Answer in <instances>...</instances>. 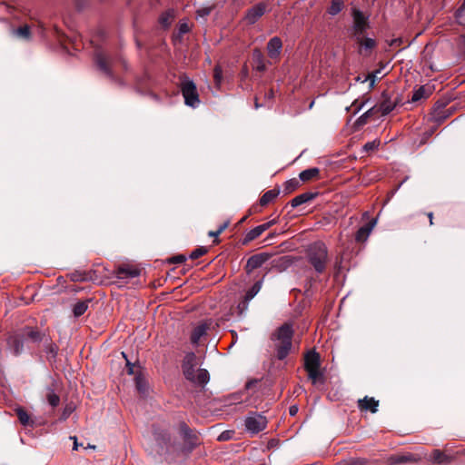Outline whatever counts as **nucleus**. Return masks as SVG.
<instances>
[{
    "label": "nucleus",
    "instance_id": "1",
    "mask_svg": "<svg viewBox=\"0 0 465 465\" xmlns=\"http://www.w3.org/2000/svg\"><path fill=\"white\" fill-rule=\"evenodd\" d=\"M293 334L292 324L290 322L283 323L272 334L271 340L278 360H284L291 352Z\"/></svg>",
    "mask_w": 465,
    "mask_h": 465
},
{
    "label": "nucleus",
    "instance_id": "2",
    "mask_svg": "<svg viewBox=\"0 0 465 465\" xmlns=\"http://www.w3.org/2000/svg\"><path fill=\"white\" fill-rule=\"evenodd\" d=\"M196 360L197 357L194 352L186 353L182 364L183 373L185 379L194 385L204 387L210 381V375L205 369L195 370L197 366Z\"/></svg>",
    "mask_w": 465,
    "mask_h": 465
},
{
    "label": "nucleus",
    "instance_id": "3",
    "mask_svg": "<svg viewBox=\"0 0 465 465\" xmlns=\"http://www.w3.org/2000/svg\"><path fill=\"white\" fill-rule=\"evenodd\" d=\"M306 258L318 274L325 272L329 258L328 248L322 242H314L308 246Z\"/></svg>",
    "mask_w": 465,
    "mask_h": 465
},
{
    "label": "nucleus",
    "instance_id": "4",
    "mask_svg": "<svg viewBox=\"0 0 465 465\" xmlns=\"http://www.w3.org/2000/svg\"><path fill=\"white\" fill-rule=\"evenodd\" d=\"M352 25L350 29L351 35L354 40H360L363 36L367 29L370 27L369 16L364 15L358 8L351 9Z\"/></svg>",
    "mask_w": 465,
    "mask_h": 465
},
{
    "label": "nucleus",
    "instance_id": "5",
    "mask_svg": "<svg viewBox=\"0 0 465 465\" xmlns=\"http://www.w3.org/2000/svg\"><path fill=\"white\" fill-rule=\"evenodd\" d=\"M181 92L187 106L196 108L200 104L199 94L195 84L190 80H184L181 84Z\"/></svg>",
    "mask_w": 465,
    "mask_h": 465
},
{
    "label": "nucleus",
    "instance_id": "6",
    "mask_svg": "<svg viewBox=\"0 0 465 465\" xmlns=\"http://www.w3.org/2000/svg\"><path fill=\"white\" fill-rule=\"evenodd\" d=\"M245 430L251 434H257L263 430L267 425V419L258 412H250L244 420Z\"/></svg>",
    "mask_w": 465,
    "mask_h": 465
},
{
    "label": "nucleus",
    "instance_id": "7",
    "mask_svg": "<svg viewBox=\"0 0 465 465\" xmlns=\"http://www.w3.org/2000/svg\"><path fill=\"white\" fill-rule=\"evenodd\" d=\"M180 435L183 440V450L187 453L192 452L200 444L199 436L185 422L180 424Z\"/></svg>",
    "mask_w": 465,
    "mask_h": 465
},
{
    "label": "nucleus",
    "instance_id": "8",
    "mask_svg": "<svg viewBox=\"0 0 465 465\" xmlns=\"http://www.w3.org/2000/svg\"><path fill=\"white\" fill-rule=\"evenodd\" d=\"M153 440L155 442V452L163 455L167 452L171 446V436L165 430L154 429Z\"/></svg>",
    "mask_w": 465,
    "mask_h": 465
},
{
    "label": "nucleus",
    "instance_id": "9",
    "mask_svg": "<svg viewBox=\"0 0 465 465\" xmlns=\"http://www.w3.org/2000/svg\"><path fill=\"white\" fill-rule=\"evenodd\" d=\"M398 99L392 98V94L387 91L381 93V101L375 107L381 113L382 115L389 114L398 104Z\"/></svg>",
    "mask_w": 465,
    "mask_h": 465
},
{
    "label": "nucleus",
    "instance_id": "10",
    "mask_svg": "<svg viewBox=\"0 0 465 465\" xmlns=\"http://www.w3.org/2000/svg\"><path fill=\"white\" fill-rule=\"evenodd\" d=\"M452 111L450 108H446V104L443 102H437L434 104L430 120L437 125L441 124L450 115Z\"/></svg>",
    "mask_w": 465,
    "mask_h": 465
},
{
    "label": "nucleus",
    "instance_id": "11",
    "mask_svg": "<svg viewBox=\"0 0 465 465\" xmlns=\"http://www.w3.org/2000/svg\"><path fill=\"white\" fill-rule=\"evenodd\" d=\"M266 4L261 2L246 11L244 19L248 25H254L266 12Z\"/></svg>",
    "mask_w": 465,
    "mask_h": 465
},
{
    "label": "nucleus",
    "instance_id": "12",
    "mask_svg": "<svg viewBox=\"0 0 465 465\" xmlns=\"http://www.w3.org/2000/svg\"><path fill=\"white\" fill-rule=\"evenodd\" d=\"M270 258L271 254L268 252H261L251 256L247 260L245 266L247 272L262 267Z\"/></svg>",
    "mask_w": 465,
    "mask_h": 465
},
{
    "label": "nucleus",
    "instance_id": "13",
    "mask_svg": "<svg viewBox=\"0 0 465 465\" xmlns=\"http://www.w3.org/2000/svg\"><path fill=\"white\" fill-rule=\"evenodd\" d=\"M94 61L99 68L106 76L114 78L113 72L109 66L110 59L107 55L102 52H96L94 54Z\"/></svg>",
    "mask_w": 465,
    "mask_h": 465
},
{
    "label": "nucleus",
    "instance_id": "14",
    "mask_svg": "<svg viewBox=\"0 0 465 465\" xmlns=\"http://www.w3.org/2000/svg\"><path fill=\"white\" fill-rule=\"evenodd\" d=\"M267 53L272 59L278 58L282 49V42L280 37L273 36L267 43Z\"/></svg>",
    "mask_w": 465,
    "mask_h": 465
},
{
    "label": "nucleus",
    "instance_id": "15",
    "mask_svg": "<svg viewBox=\"0 0 465 465\" xmlns=\"http://www.w3.org/2000/svg\"><path fill=\"white\" fill-rule=\"evenodd\" d=\"M15 411L22 426H24L25 428H35L36 426V422L35 421V420L23 407L15 408Z\"/></svg>",
    "mask_w": 465,
    "mask_h": 465
},
{
    "label": "nucleus",
    "instance_id": "16",
    "mask_svg": "<svg viewBox=\"0 0 465 465\" xmlns=\"http://www.w3.org/2000/svg\"><path fill=\"white\" fill-rule=\"evenodd\" d=\"M321 366L320 355L315 351H312L306 353L304 357V369L305 371H311L319 369Z\"/></svg>",
    "mask_w": 465,
    "mask_h": 465
},
{
    "label": "nucleus",
    "instance_id": "17",
    "mask_svg": "<svg viewBox=\"0 0 465 465\" xmlns=\"http://www.w3.org/2000/svg\"><path fill=\"white\" fill-rule=\"evenodd\" d=\"M10 35L25 41L31 40V27L28 25H21L17 28L10 26Z\"/></svg>",
    "mask_w": 465,
    "mask_h": 465
},
{
    "label": "nucleus",
    "instance_id": "18",
    "mask_svg": "<svg viewBox=\"0 0 465 465\" xmlns=\"http://www.w3.org/2000/svg\"><path fill=\"white\" fill-rule=\"evenodd\" d=\"M7 345L9 350L17 355L23 351L24 339L20 335H12L7 339Z\"/></svg>",
    "mask_w": 465,
    "mask_h": 465
},
{
    "label": "nucleus",
    "instance_id": "19",
    "mask_svg": "<svg viewBox=\"0 0 465 465\" xmlns=\"http://www.w3.org/2000/svg\"><path fill=\"white\" fill-rule=\"evenodd\" d=\"M453 457L445 454L443 451L435 449L430 455V460L438 465H448L453 460Z\"/></svg>",
    "mask_w": 465,
    "mask_h": 465
},
{
    "label": "nucleus",
    "instance_id": "20",
    "mask_svg": "<svg viewBox=\"0 0 465 465\" xmlns=\"http://www.w3.org/2000/svg\"><path fill=\"white\" fill-rule=\"evenodd\" d=\"M379 401L374 398L364 397L358 401V407L361 411H370L371 413H375L378 411Z\"/></svg>",
    "mask_w": 465,
    "mask_h": 465
},
{
    "label": "nucleus",
    "instance_id": "21",
    "mask_svg": "<svg viewBox=\"0 0 465 465\" xmlns=\"http://www.w3.org/2000/svg\"><path fill=\"white\" fill-rule=\"evenodd\" d=\"M209 327L206 323H200L192 331L191 342L194 346L199 345V341L202 337L205 336Z\"/></svg>",
    "mask_w": 465,
    "mask_h": 465
},
{
    "label": "nucleus",
    "instance_id": "22",
    "mask_svg": "<svg viewBox=\"0 0 465 465\" xmlns=\"http://www.w3.org/2000/svg\"><path fill=\"white\" fill-rule=\"evenodd\" d=\"M375 223L376 221L372 220L370 223L359 228L355 234V240L357 242H365L368 239L370 233L371 232Z\"/></svg>",
    "mask_w": 465,
    "mask_h": 465
},
{
    "label": "nucleus",
    "instance_id": "23",
    "mask_svg": "<svg viewBox=\"0 0 465 465\" xmlns=\"http://www.w3.org/2000/svg\"><path fill=\"white\" fill-rule=\"evenodd\" d=\"M318 195L317 193H303L302 194L297 195L291 201V205L292 208H296L305 203H308L313 200Z\"/></svg>",
    "mask_w": 465,
    "mask_h": 465
},
{
    "label": "nucleus",
    "instance_id": "24",
    "mask_svg": "<svg viewBox=\"0 0 465 465\" xmlns=\"http://www.w3.org/2000/svg\"><path fill=\"white\" fill-rule=\"evenodd\" d=\"M432 91L430 86L421 85L418 89L413 91L411 96V102L416 103L420 101L421 99H426L431 94Z\"/></svg>",
    "mask_w": 465,
    "mask_h": 465
},
{
    "label": "nucleus",
    "instance_id": "25",
    "mask_svg": "<svg viewBox=\"0 0 465 465\" xmlns=\"http://www.w3.org/2000/svg\"><path fill=\"white\" fill-rule=\"evenodd\" d=\"M264 232H265V227L262 226V224H260V225L254 227L253 229H252L246 232V234L242 240V244L243 245L248 244L250 242L255 240L260 235H262Z\"/></svg>",
    "mask_w": 465,
    "mask_h": 465
},
{
    "label": "nucleus",
    "instance_id": "26",
    "mask_svg": "<svg viewBox=\"0 0 465 465\" xmlns=\"http://www.w3.org/2000/svg\"><path fill=\"white\" fill-rule=\"evenodd\" d=\"M356 43L360 45V52H370L377 45L375 39L371 37H360V40H355Z\"/></svg>",
    "mask_w": 465,
    "mask_h": 465
},
{
    "label": "nucleus",
    "instance_id": "27",
    "mask_svg": "<svg viewBox=\"0 0 465 465\" xmlns=\"http://www.w3.org/2000/svg\"><path fill=\"white\" fill-rule=\"evenodd\" d=\"M46 393L45 398L48 401V403L53 407L55 408L60 403V397L55 393V389L54 387V383L47 386L45 388Z\"/></svg>",
    "mask_w": 465,
    "mask_h": 465
},
{
    "label": "nucleus",
    "instance_id": "28",
    "mask_svg": "<svg viewBox=\"0 0 465 465\" xmlns=\"http://www.w3.org/2000/svg\"><path fill=\"white\" fill-rule=\"evenodd\" d=\"M92 299H86L84 301L77 302L73 307V314L75 318H79L84 315L89 308V303Z\"/></svg>",
    "mask_w": 465,
    "mask_h": 465
},
{
    "label": "nucleus",
    "instance_id": "29",
    "mask_svg": "<svg viewBox=\"0 0 465 465\" xmlns=\"http://www.w3.org/2000/svg\"><path fill=\"white\" fill-rule=\"evenodd\" d=\"M140 275V271L136 268L120 267L117 270V277L119 279L135 278Z\"/></svg>",
    "mask_w": 465,
    "mask_h": 465
},
{
    "label": "nucleus",
    "instance_id": "30",
    "mask_svg": "<svg viewBox=\"0 0 465 465\" xmlns=\"http://www.w3.org/2000/svg\"><path fill=\"white\" fill-rule=\"evenodd\" d=\"M307 372H308V378L311 380V381L313 385L324 384L325 378H324L322 371H321L320 368L307 371Z\"/></svg>",
    "mask_w": 465,
    "mask_h": 465
},
{
    "label": "nucleus",
    "instance_id": "31",
    "mask_svg": "<svg viewBox=\"0 0 465 465\" xmlns=\"http://www.w3.org/2000/svg\"><path fill=\"white\" fill-rule=\"evenodd\" d=\"M344 6V0H331L327 8V13L331 16H335L343 10Z\"/></svg>",
    "mask_w": 465,
    "mask_h": 465
},
{
    "label": "nucleus",
    "instance_id": "32",
    "mask_svg": "<svg viewBox=\"0 0 465 465\" xmlns=\"http://www.w3.org/2000/svg\"><path fill=\"white\" fill-rule=\"evenodd\" d=\"M279 193H280V190H278V189H272V190L265 192L260 198V204L262 206H265V205L269 204L279 195Z\"/></svg>",
    "mask_w": 465,
    "mask_h": 465
},
{
    "label": "nucleus",
    "instance_id": "33",
    "mask_svg": "<svg viewBox=\"0 0 465 465\" xmlns=\"http://www.w3.org/2000/svg\"><path fill=\"white\" fill-rule=\"evenodd\" d=\"M320 170L317 167L309 168L300 173L299 178L302 182H308L319 175Z\"/></svg>",
    "mask_w": 465,
    "mask_h": 465
},
{
    "label": "nucleus",
    "instance_id": "34",
    "mask_svg": "<svg viewBox=\"0 0 465 465\" xmlns=\"http://www.w3.org/2000/svg\"><path fill=\"white\" fill-rule=\"evenodd\" d=\"M253 58L256 63V69L260 72H263L266 69V65L264 63V57L263 54L260 50H254L253 52Z\"/></svg>",
    "mask_w": 465,
    "mask_h": 465
},
{
    "label": "nucleus",
    "instance_id": "35",
    "mask_svg": "<svg viewBox=\"0 0 465 465\" xmlns=\"http://www.w3.org/2000/svg\"><path fill=\"white\" fill-rule=\"evenodd\" d=\"M134 381L137 391L140 393L144 394L147 391V382L141 373H137L134 377Z\"/></svg>",
    "mask_w": 465,
    "mask_h": 465
},
{
    "label": "nucleus",
    "instance_id": "36",
    "mask_svg": "<svg viewBox=\"0 0 465 465\" xmlns=\"http://www.w3.org/2000/svg\"><path fill=\"white\" fill-rule=\"evenodd\" d=\"M336 465H370L368 460L364 458H356V459H349L344 460L338 462Z\"/></svg>",
    "mask_w": 465,
    "mask_h": 465
},
{
    "label": "nucleus",
    "instance_id": "37",
    "mask_svg": "<svg viewBox=\"0 0 465 465\" xmlns=\"http://www.w3.org/2000/svg\"><path fill=\"white\" fill-rule=\"evenodd\" d=\"M454 17L460 25H465V0L462 1L460 6L455 11Z\"/></svg>",
    "mask_w": 465,
    "mask_h": 465
},
{
    "label": "nucleus",
    "instance_id": "38",
    "mask_svg": "<svg viewBox=\"0 0 465 465\" xmlns=\"http://www.w3.org/2000/svg\"><path fill=\"white\" fill-rule=\"evenodd\" d=\"M375 109V106L371 107L368 111H366L364 114H362L355 122V124L358 126H361L367 124L368 119L371 116L373 110Z\"/></svg>",
    "mask_w": 465,
    "mask_h": 465
},
{
    "label": "nucleus",
    "instance_id": "39",
    "mask_svg": "<svg viewBox=\"0 0 465 465\" xmlns=\"http://www.w3.org/2000/svg\"><path fill=\"white\" fill-rule=\"evenodd\" d=\"M381 74V68L377 69L371 73H370L368 75L364 76V81L370 82V89H372L374 87L375 82L379 76V74Z\"/></svg>",
    "mask_w": 465,
    "mask_h": 465
},
{
    "label": "nucleus",
    "instance_id": "40",
    "mask_svg": "<svg viewBox=\"0 0 465 465\" xmlns=\"http://www.w3.org/2000/svg\"><path fill=\"white\" fill-rule=\"evenodd\" d=\"M299 184H300L299 181L295 178L288 180L284 183L285 193H290L293 192L294 190H296L298 188Z\"/></svg>",
    "mask_w": 465,
    "mask_h": 465
},
{
    "label": "nucleus",
    "instance_id": "41",
    "mask_svg": "<svg viewBox=\"0 0 465 465\" xmlns=\"http://www.w3.org/2000/svg\"><path fill=\"white\" fill-rule=\"evenodd\" d=\"M69 277L72 282H84L87 279L86 273L79 271L70 273Z\"/></svg>",
    "mask_w": 465,
    "mask_h": 465
},
{
    "label": "nucleus",
    "instance_id": "42",
    "mask_svg": "<svg viewBox=\"0 0 465 465\" xmlns=\"http://www.w3.org/2000/svg\"><path fill=\"white\" fill-rule=\"evenodd\" d=\"M207 252V248L204 246H201L193 250L190 255L189 258L192 260H195L200 258L201 256L204 255Z\"/></svg>",
    "mask_w": 465,
    "mask_h": 465
},
{
    "label": "nucleus",
    "instance_id": "43",
    "mask_svg": "<svg viewBox=\"0 0 465 465\" xmlns=\"http://www.w3.org/2000/svg\"><path fill=\"white\" fill-rule=\"evenodd\" d=\"M261 286H262V282H255L252 285V287L247 292L246 299L247 300L252 299L258 293V292L260 291Z\"/></svg>",
    "mask_w": 465,
    "mask_h": 465
},
{
    "label": "nucleus",
    "instance_id": "44",
    "mask_svg": "<svg viewBox=\"0 0 465 465\" xmlns=\"http://www.w3.org/2000/svg\"><path fill=\"white\" fill-rule=\"evenodd\" d=\"M213 78L216 84H220L223 79V69L220 65H216L213 69Z\"/></svg>",
    "mask_w": 465,
    "mask_h": 465
},
{
    "label": "nucleus",
    "instance_id": "45",
    "mask_svg": "<svg viewBox=\"0 0 465 465\" xmlns=\"http://www.w3.org/2000/svg\"><path fill=\"white\" fill-rule=\"evenodd\" d=\"M411 460H413V458L411 455H401V456H397V457L391 458L392 463H403V462L411 461Z\"/></svg>",
    "mask_w": 465,
    "mask_h": 465
},
{
    "label": "nucleus",
    "instance_id": "46",
    "mask_svg": "<svg viewBox=\"0 0 465 465\" xmlns=\"http://www.w3.org/2000/svg\"><path fill=\"white\" fill-rule=\"evenodd\" d=\"M379 145H380V141L379 140H373L371 142L366 143L363 145V150L365 152L373 151V150L377 149L379 147Z\"/></svg>",
    "mask_w": 465,
    "mask_h": 465
},
{
    "label": "nucleus",
    "instance_id": "47",
    "mask_svg": "<svg viewBox=\"0 0 465 465\" xmlns=\"http://www.w3.org/2000/svg\"><path fill=\"white\" fill-rule=\"evenodd\" d=\"M172 15H170L169 12H166L164 14H163L160 18H159V22L162 25H163L164 27H167L170 25L171 22H170V19H171Z\"/></svg>",
    "mask_w": 465,
    "mask_h": 465
},
{
    "label": "nucleus",
    "instance_id": "48",
    "mask_svg": "<svg viewBox=\"0 0 465 465\" xmlns=\"http://www.w3.org/2000/svg\"><path fill=\"white\" fill-rule=\"evenodd\" d=\"M186 256L180 254L169 259L170 263H182L186 261Z\"/></svg>",
    "mask_w": 465,
    "mask_h": 465
},
{
    "label": "nucleus",
    "instance_id": "49",
    "mask_svg": "<svg viewBox=\"0 0 465 465\" xmlns=\"http://www.w3.org/2000/svg\"><path fill=\"white\" fill-rule=\"evenodd\" d=\"M278 263L280 265L288 267L292 264V259L290 256H282L279 259Z\"/></svg>",
    "mask_w": 465,
    "mask_h": 465
},
{
    "label": "nucleus",
    "instance_id": "50",
    "mask_svg": "<svg viewBox=\"0 0 465 465\" xmlns=\"http://www.w3.org/2000/svg\"><path fill=\"white\" fill-rule=\"evenodd\" d=\"M190 31V27L187 23H181L179 25V33L184 35Z\"/></svg>",
    "mask_w": 465,
    "mask_h": 465
},
{
    "label": "nucleus",
    "instance_id": "51",
    "mask_svg": "<svg viewBox=\"0 0 465 465\" xmlns=\"http://www.w3.org/2000/svg\"><path fill=\"white\" fill-rule=\"evenodd\" d=\"M458 46L465 54V35H460L458 39Z\"/></svg>",
    "mask_w": 465,
    "mask_h": 465
},
{
    "label": "nucleus",
    "instance_id": "52",
    "mask_svg": "<svg viewBox=\"0 0 465 465\" xmlns=\"http://www.w3.org/2000/svg\"><path fill=\"white\" fill-rule=\"evenodd\" d=\"M47 351L55 357L57 355L58 348L55 344L50 343Z\"/></svg>",
    "mask_w": 465,
    "mask_h": 465
},
{
    "label": "nucleus",
    "instance_id": "53",
    "mask_svg": "<svg viewBox=\"0 0 465 465\" xmlns=\"http://www.w3.org/2000/svg\"><path fill=\"white\" fill-rule=\"evenodd\" d=\"M28 336L30 339H32L34 341H40V333L38 331H31L28 333Z\"/></svg>",
    "mask_w": 465,
    "mask_h": 465
},
{
    "label": "nucleus",
    "instance_id": "54",
    "mask_svg": "<svg viewBox=\"0 0 465 465\" xmlns=\"http://www.w3.org/2000/svg\"><path fill=\"white\" fill-rule=\"evenodd\" d=\"M126 368L128 374L132 375L134 373V364L131 363L128 360H126Z\"/></svg>",
    "mask_w": 465,
    "mask_h": 465
},
{
    "label": "nucleus",
    "instance_id": "55",
    "mask_svg": "<svg viewBox=\"0 0 465 465\" xmlns=\"http://www.w3.org/2000/svg\"><path fill=\"white\" fill-rule=\"evenodd\" d=\"M299 411V408L297 405H292L290 408H289V414L291 416H295L297 414Z\"/></svg>",
    "mask_w": 465,
    "mask_h": 465
},
{
    "label": "nucleus",
    "instance_id": "56",
    "mask_svg": "<svg viewBox=\"0 0 465 465\" xmlns=\"http://www.w3.org/2000/svg\"><path fill=\"white\" fill-rule=\"evenodd\" d=\"M230 224V221H225L223 223H222L219 228L217 229L218 233H222Z\"/></svg>",
    "mask_w": 465,
    "mask_h": 465
},
{
    "label": "nucleus",
    "instance_id": "57",
    "mask_svg": "<svg viewBox=\"0 0 465 465\" xmlns=\"http://www.w3.org/2000/svg\"><path fill=\"white\" fill-rule=\"evenodd\" d=\"M277 223V220L276 219H273L272 221H269L265 223H262V226L265 227V231L268 230L270 227H272V225L276 224Z\"/></svg>",
    "mask_w": 465,
    "mask_h": 465
},
{
    "label": "nucleus",
    "instance_id": "58",
    "mask_svg": "<svg viewBox=\"0 0 465 465\" xmlns=\"http://www.w3.org/2000/svg\"><path fill=\"white\" fill-rule=\"evenodd\" d=\"M220 234H221V233H218V231H217V230H216V231H210V232H208V235H209L210 237H215V238H217Z\"/></svg>",
    "mask_w": 465,
    "mask_h": 465
},
{
    "label": "nucleus",
    "instance_id": "59",
    "mask_svg": "<svg viewBox=\"0 0 465 465\" xmlns=\"http://www.w3.org/2000/svg\"><path fill=\"white\" fill-rule=\"evenodd\" d=\"M5 7L7 13H12V7L2 1V8Z\"/></svg>",
    "mask_w": 465,
    "mask_h": 465
},
{
    "label": "nucleus",
    "instance_id": "60",
    "mask_svg": "<svg viewBox=\"0 0 465 465\" xmlns=\"http://www.w3.org/2000/svg\"><path fill=\"white\" fill-rule=\"evenodd\" d=\"M226 432H223L219 437H218V440H228L229 437L227 435H225Z\"/></svg>",
    "mask_w": 465,
    "mask_h": 465
},
{
    "label": "nucleus",
    "instance_id": "61",
    "mask_svg": "<svg viewBox=\"0 0 465 465\" xmlns=\"http://www.w3.org/2000/svg\"><path fill=\"white\" fill-rule=\"evenodd\" d=\"M198 13H200L202 15H209L210 11H209V9H203V10L198 11Z\"/></svg>",
    "mask_w": 465,
    "mask_h": 465
},
{
    "label": "nucleus",
    "instance_id": "62",
    "mask_svg": "<svg viewBox=\"0 0 465 465\" xmlns=\"http://www.w3.org/2000/svg\"><path fill=\"white\" fill-rule=\"evenodd\" d=\"M265 95L269 99H272L273 97V90L272 89L269 90L268 93Z\"/></svg>",
    "mask_w": 465,
    "mask_h": 465
},
{
    "label": "nucleus",
    "instance_id": "63",
    "mask_svg": "<svg viewBox=\"0 0 465 465\" xmlns=\"http://www.w3.org/2000/svg\"><path fill=\"white\" fill-rule=\"evenodd\" d=\"M365 103L366 102H361L359 105H357L355 113H358L360 110H361V108L364 106Z\"/></svg>",
    "mask_w": 465,
    "mask_h": 465
},
{
    "label": "nucleus",
    "instance_id": "64",
    "mask_svg": "<svg viewBox=\"0 0 465 465\" xmlns=\"http://www.w3.org/2000/svg\"><path fill=\"white\" fill-rule=\"evenodd\" d=\"M427 215H428L429 220H430V224L432 225L433 224V213H429Z\"/></svg>",
    "mask_w": 465,
    "mask_h": 465
}]
</instances>
